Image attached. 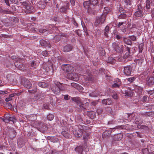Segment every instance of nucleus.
Listing matches in <instances>:
<instances>
[{
  "mask_svg": "<svg viewBox=\"0 0 154 154\" xmlns=\"http://www.w3.org/2000/svg\"><path fill=\"white\" fill-rule=\"evenodd\" d=\"M21 5L20 6L22 10L27 14L32 13L34 12V7L33 6L29 5V4L26 1L20 2Z\"/></svg>",
  "mask_w": 154,
  "mask_h": 154,
  "instance_id": "obj_1",
  "label": "nucleus"
},
{
  "mask_svg": "<svg viewBox=\"0 0 154 154\" xmlns=\"http://www.w3.org/2000/svg\"><path fill=\"white\" fill-rule=\"evenodd\" d=\"M106 17V14H102L100 16L97 17L94 23L95 26H97L99 25L104 23Z\"/></svg>",
  "mask_w": 154,
  "mask_h": 154,
  "instance_id": "obj_2",
  "label": "nucleus"
},
{
  "mask_svg": "<svg viewBox=\"0 0 154 154\" xmlns=\"http://www.w3.org/2000/svg\"><path fill=\"white\" fill-rule=\"evenodd\" d=\"M112 47L114 50L117 52L121 53L123 51V45H119L117 42L112 43Z\"/></svg>",
  "mask_w": 154,
  "mask_h": 154,
  "instance_id": "obj_3",
  "label": "nucleus"
},
{
  "mask_svg": "<svg viewBox=\"0 0 154 154\" xmlns=\"http://www.w3.org/2000/svg\"><path fill=\"white\" fill-rule=\"evenodd\" d=\"M85 128V126H83L82 127V129L78 128V129H73V133L75 136L76 137H79L82 136L83 134V132L84 131V129Z\"/></svg>",
  "mask_w": 154,
  "mask_h": 154,
  "instance_id": "obj_4",
  "label": "nucleus"
},
{
  "mask_svg": "<svg viewBox=\"0 0 154 154\" xmlns=\"http://www.w3.org/2000/svg\"><path fill=\"white\" fill-rule=\"evenodd\" d=\"M21 84L27 88H30L32 87V84L26 78H21Z\"/></svg>",
  "mask_w": 154,
  "mask_h": 154,
  "instance_id": "obj_5",
  "label": "nucleus"
},
{
  "mask_svg": "<svg viewBox=\"0 0 154 154\" xmlns=\"http://www.w3.org/2000/svg\"><path fill=\"white\" fill-rule=\"evenodd\" d=\"M35 25L36 24L34 23H28L27 24V29L29 32H37L38 30V29L35 27Z\"/></svg>",
  "mask_w": 154,
  "mask_h": 154,
  "instance_id": "obj_6",
  "label": "nucleus"
},
{
  "mask_svg": "<svg viewBox=\"0 0 154 154\" xmlns=\"http://www.w3.org/2000/svg\"><path fill=\"white\" fill-rule=\"evenodd\" d=\"M72 100L78 103V106L79 108L81 110H84L86 109L84 107L83 104L82 103L80 100V98L78 97H74L72 98Z\"/></svg>",
  "mask_w": 154,
  "mask_h": 154,
  "instance_id": "obj_7",
  "label": "nucleus"
},
{
  "mask_svg": "<svg viewBox=\"0 0 154 154\" xmlns=\"http://www.w3.org/2000/svg\"><path fill=\"white\" fill-rule=\"evenodd\" d=\"M62 68L63 70L67 72H72L74 70V68L69 64L63 65Z\"/></svg>",
  "mask_w": 154,
  "mask_h": 154,
  "instance_id": "obj_8",
  "label": "nucleus"
},
{
  "mask_svg": "<svg viewBox=\"0 0 154 154\" xmlns=\"http://www.w3.org/2000/svg\"><path fill=\"white\" fill-rule=\"evenodd\" d=\"M146 84L149 87L154 85V77L153 76H148L146 80Z\"/></svg>",
  "mask_w": 154,
  "mask_h": 154,
  "instance_id": "obj_9",
  "label": "nucleus"
},
{
  "mask_svg": "<svg viewBox=\"0 0 154 154\" xmlns=\"http://www.w3.org/2000/svg\"><path fill=\"white\" fill-rule=\"evenodd\" d=\"M132 67L130 66H127L124 67V72L127 76H129L131 74Z\"/></svg>",
  "mask_w": 154,
  "mask_h": 154,
  "instance_id": "obj_10",
  "label": "nucleus"
},
{
  "mask_svg": "<svg viewBox=\"0 0 154 154\" xmlns=\"http://www.w3.org/2000/svg\"><path fill=\"white\" fill-rule=\"evenodd\" d=\"M68 78L70 79L75 81L78 79V76L75 73H69L67 75Z\"/></svg>",
  "mask_w": 154,
  "mask_h": 154,
  "instance_id": "obj_11",
  "label": "nucleus"
},
{
  "mask_svg": "<svg viewBox=\"0 0 154 154\" xmlns=\"http://www.w3.org/2000/svg\"><path fill=\"white\" fill-rule=\"evenodd\" d=\"M82 75L86 81H91L93 80V76L90 73H85Z\"/></svg>",
  "mask_w": 154,
  "mask_h": 154,
  "instance_id": "obj_12",
  "label": "nucleus"
},
{
  "mask_svg": "<svg viewBox=\"0 0 154 154\" xmlns=\"http://www.w3.org/2000/svg\"><path fill=\"white\" fill-rule=\"evenodd\" d=\"M39 42L42 46L48 47L49 48H50L51 47V45L49 44V42L46 41L44 39H42L41 40L39 41Z\"/></svg>",
  "mask_w": 154,
  "mask_h": 154,
  "instance_id": "obj_13",
  "label": "nucleus"
},
{
  "mask_svg": "<svg viewBox=\"0 0 154 154\" xmlns=\"http://www.w3.org/2000/svg\"><path fill=\"white\" fill-rule=\"evenodd\" d=\"M51 90L55 94H59L60 93L59 87L55 84L52 87Z\"/></svg>",
  "mask_w": 154,
  "mask_h": 154,
  "instance_id": "obj_14",
  "label": "nucleus"
},
{
  "mask_svg": "<svg viewBox=\"0 0 154 154\" xmlns=\"http://www.w3.org/2000/svg\"><path fill=\"white\" fill-rule=\"evenodd\" d=\"M66 37L67 35L64 34H63L61 35H55L53 41L55 42H58L60 41V39L61 38V37Z\"/></svg>",
  "mask_w": 154,
  "mask_h": 154,
  "instance_id": "obj_15",
  "label": "nucleus"
},
{
  "mask_svg": "<svg viewBox=\"0 0 154 154\" xmlns=\"http://www.w3.org/2000/svg\"><path fill=\"white\" fill-rule=\"evenodd\" d=\"M135 116V115L134 113L127 114L125 115V119L128 121L130 122L133 119Z\"/></svg>",
  "mask_w": 154,
  "mask_h": 154,
  "instance_id": "obj_16",
  "label": "nucleus"
},
{
  "mask_svg": "<svg viewBox=\"0 0 154 154\" xmlns=\"http://www.w3.org/2000/svg\"><path fill=\"white\" fill-rule=\"evenodd\" d=\"M135 124L138 125L137 126L138 128H139V126L141 125L143 122V121L142 119H140V117L139 116H136L135 120Z\"/></svg>",
  "mask_w": 154,
  "mask_h": 154,
  "instance_id": "obj_17",
  "label": "nucleus"
},
{
  "mask_svg": "<svg viewBox=\"0 0 154 154\" xmlns=\"http://www.w3.org/2000/svg\"><path fill=\"white\" fill-rule=\"evenodd\" d=\"M114 128H111L110 129L107 130L104 132L102 134V137L103 138H106L110 135L112 132V129H114Z\"/></svg>",
  "mask_w": 154,
  "mask_h": 154,
  "instance_id": "obj_18",
  "label": "nucleus"
},
{
  "mask_svg": "<svg viewBox=\"0 0 154 154\" xmlns=\"http://www.w3.org/2000/svg\"><path fill=\"white\" fill-rule=\"evenodd\" d=\"M4 117L5 119V123H8L11 121V119H12V117H11L9 114L8 113L4 115Z\"/></svg>",
  "mask_w": 154,
  "mask_h": 154,
  "instance_id": "obj_19",
  "label": "nucleus"
},
{
  "mask_svg": "<svg viewBox=\"0 0 154 154\" xmlns=\"http://www.w3.org/2000/svg\"><path fill=\"white\" fill-rule=\"evenodd\" d=\"M90 4V2L89 0L85 1L83 3V5L84 7L85 8L88 9V11L89 13L90 12L89 7Z\"/></svg>",
  "mask_w": 154,
  "mask_h": 154,
  "instance_id": "obj_20",
  "label": "nucleus"
},
{
  "mask_svg": "<svg viewBox=\"0 0 154 154\" xmlns=\"http://www.w3.org/2000/svg\"><path fill=\"white\" fill-rule=\"evenodd\" d=\"M112 103V101L110 98H108L102 100V103L105 105H110Z\"/></svg>",
  "mask_w": 154,
  "mask_h": 154,
  "instance_id": "obj_21",
  "label": "nucleus"
},
{
  "mask_svg": "<svg viewBox=\"0 0 154 154\" xmlns=\"http://www.w3.org/2000/svg\"><path fill=\"white\" fill-rule=\"evenodd\" d=\"M54 84L59 87L60 91H63L65 90V88L63 86V85L59 82H55Z\"/></svg>",
  "mask_w": 154,
  "mask_h": 154,
  "instance_id": "obj_22",
  "label": "nucleus"
},
{
  "mask_svg": "<svg viewBox=\"0 0 154 154\" xmlns=\"http://www.w3.org/2000/svg\"><path fill=\"white\" fill-rule=\"evenodd\" d=\"M109 27L108 26V25H107L104 30V34L105 37L106 38H108L109 36L108 35V33H109Z\"/></svg>",
  "mask_w": 154,
  "mask_h": 154,
  "instance_id": "obj_23",
  "label": "nucleus"
},
{
  "mask_svg": "<svg viewBox=\"0 0 154 154\" xmlns=\"http://www.w3.org/2000/svg\"><path fill=\"white\" fill-rule=\"evenodd\" d=\"M72 49V46L70 45H68L64 46L63 48V51L65 52L70 51Z\"/></svg>",
  "mask_w": 154,
  "mask_h": 154,
  "instance_id": "obj_24",
  "label": "nucleus"
},
{
  "mask_svg": "<svg viewBox=\"0 0 154 154\" xmlns=\"http://www.w3.org/2000/svg\"><path fill=\"white\" fill-rule=\"evenodd\" d=\"M134 89L135 91L137 92L139 94H141L143 91V88L142 87L137 85L135 87Z\"/></svg>",
  "mask_w": 154,
  "mask_h": 154,
  "instance_id": "obj_25",
  "label": "nucleus"
},
{
  "mask_svg": "<svg viewBox=\"0 0 154 154\" xmlns=\"http://www.w3.org/2000/svg\"><path fill=\"white\" fill-rule=\"evenodd\" d=\"M69 8V4L68 3H66V7L62 6L60 9V12L66 13V11L67 9Z\"/></svg>",
  "mask_w": 154,
  "mask_h": 154,
  "instance_id": "obj_26",
  "label": "nucleus"
},
{
  "mask_svg": "<svg viewBox=\"0 0 154 154\" xmlns=\"http://www.w3.org/2000/svg\"><path fill=\"white\" fill-rule=\"evenodd\" d=\"M61 134L65 137L66 138H69L71 137V136L68 131H63L62 132Z\"/></svg>",
  "mask_w": 154,
  "mask_h": 154,
  "instance_id": "obj_27",
  "label": "nucleus"
},
{
  "mask_svg": "<svg viewBox=\"0 0 154 154\" xmlns=\"http://www.w3.org/2000/svg\"><path fill=\"white\" fill-rule=\"evenodd\" d=\"M123 40L124 42L127 45H131L132 44L131 41L126 37H123Z\"/></svg>",
  "mask_w": 154,
  "mask_h": 154,
  "instance_id": "obj_28",
  "label": "nucleus"
},
{
  "mask_svg": "<svg viewBox=\"0 0 154 154\" xmlns=\"http://www.w3.org/2000/svg\"><path fill=\"white\" fill-rule=\"evenodd\" d=\"M9 137L11 138L14 137L16 135V133L15 131L13 129H11L9 131Z\"/></svg>",
  "mask_w": 154,
  "mask_h": 154,
  "instance_id": "obj_29",
  "label": "nucleus"
},
{
  "mask_svg": "<svg viewBox=\"0 0 154 154\" xmlns=\"http://www.w3.org/2000/svg\"><path fill=\"white\" fill-rule=\"evenodd\" d=\"M75 150L78 154H82L83 151L82 146H77L75 148Z\"/></svg>",
  "mask_w": 154,
  "mask_h": 154,
  "instance_id": "obj_30",
  "label": "nucleus"
},
{
  "mask_svg": "<svg viewBox=\"0 0 154 154\" xmlns=\"http://www.w3.org/2000/svg\"><path fill=\"white\" fill-rule=\"evenodd\" d=\"M122 137V135L121 134H119L115 135L114 138L113 140H121Z\"/></svg>",
  "mask_w": 154,
  "mask_h": 154,
  "instance_id": "obj_31",
  "label": "nucleus"
},
{
  "mask_svg": "<svg viewBox=\"0 0 154 154\" xmlns=\"http://www.w3.org/2000/svg\"><path fill=\"white\" fill-rule=\"evenodd\" d=\"M27 118L29 121H34L36 119V115H31L28 116Z\"/></svg>",
  "mask_w": 154,
  "mask_h": 154,
  "instance_id": "obj_32",
  "label": "nucleus"
},
{
  "mask_svg": "<svg viewBox=\"0 0 154 154\" xmlns=\"http://www.w3.org/2000/svg\"><path fill=\"white\" fill-rule=\"evenodd\" d=\"M29 65L32 69H35L38 66V63L37 61L33 60L31 62Z\"/></svg>",
  "mask_w": 154,
  "mask_h": 154,
  "instance_id": "obj_33",
  "label": "nucleus"
},
{
  "mask_svg": "<svg viewBox=\"0 0 154 154\" xmlns=\"http://www.w3.org/2000/svg\"><path fill=\"white\" fill-rule=\"evenodd\" d=\"M123 93L127 96H130L131 94V91L130 89H127L123 91Z\"/></svg>",
  "mask_w": 154,
  "mask_h": 154,
  "instance_id": "obj_34",
  "label": "nucleus"
},
{
  "mask_svg": "<svg viewBox=\"0 0 154 154\" xmlns=\"http://www.w3.org/2000/svg\"><path fill=\"white\" fill-rule=\"evenodd\" d=\"M90 96L91 97H97L100 95V93L99 92L97 91H94L89 94Z\"/></svg>",
  "mask_w": 154,
  "mask_h": 154,
  "instance_id": "obj_35",
  "label": "nucleus"
},
{
  "mask_svg": "<svg viewBox=\"0 0 154 154\" xmlns=\"http://www.w3.org/2000/svg\"><path fill=\"white\" fill-rule=\"evenodd\" d=\"M88 114L89 117L91 119H93L95 116V113L94 111L88 112Z\"/></svg>",
  "mask_w": 154,
  "mask_h": 154,
  "instance_id": "obj_36",
  "label": "nucleus"
},
{
  "mask_svg": "<svg viewBox=\"0 0 154 154\" xmlns=\"http://www.w3.org/2000/svg\"><path fill=\"white\" fill-rule=\"evenodd\" d=\"M142 12V11H137L135 13L134 15L136 17H142L143 16Z\"/></svg>",
  "mask_w": 154,
  "mask_h": 154,
  "instance_id": "obj_37",
  "label": "nucleus"
},
{
  "mask_svg": "<svg viewBox=\"0 0 154 154\" xmlns=\"http://www.w3.org/2000/svg\"><path fill=\"white\" fill-rule=\"evenodd\" d=\"M39 86L43 88H46L48 86V84L43 82H40L38 83Z\"/></svg>",
  "mask_w": 154,
  "mask_h": 154,
  "instance_id": "obj_38",
  "label": "nucleus"
},
{
  "mask_svg": "<svg viewBox=\"0 0 154 154\" xmlns=\"http://www.w3.org/2000/svg\"><path fill=\"white\" fill-rule=\"evenodd\" d=\"M0 12L3 14H12L13 13L12 11H10L3 10L1 8H0Z\"/></svg>",
  "mask_w": 154,
  "mask_h": 154,
  "instance_id": "obj_39",
  "label": "nucleus"
},
{
  "mask_svg": "<svg viewBox=\"0 0 154 154\" xmlns=\"http://www.w3.org/2000/svg\"><path fill=\"white\" fill-rule=\"evenodd\" d=\"M116 60L112 57H109L107 60V63L113 64L116 62Z\"/></svg>",
  "mask_w": 154,
  "mask_h": 154,
  "instance_id": "obj_40",
  "label": "nucleus"
},
{
  "mask_svg": "<svg viewBox=\"0 0 154 154\" xmlns=\"http://www.w3.org/2000/svg\"><path fill=\"white\" fill-rule=\"evenodd\" d=\"M121 82L120 79H118V82L116 83H114L112 85V87L113 88H119L121 85Z\"/></svg>",
  "mask_w": 154,
  "mask_h": 154,
  "instance_id": "obj_41",
  "label": "nucleus"
},
{
  "mask_svg": "<svg viewBox=\"0 0 154 154\" xmlns=\"http://www.w3.org/2000/svg\"><path fill=\"white\" fill-rule=\"evenodd\" d=\"M127 17L126 13L120 14L118 16V18L119 19H125Z\"/></svg>",
  "mask_w": 154,
  "mask_h": 154,
  "instance_id": "obj_42",
  "label": "nucleus"
},
{
  "mask_svg": "<svg viewBox=\"0 0 154 154\" xmlns=\"http://www.w3.org/2000/svg\"><path fill=\"white\" fill-rule=\"evenodd\" d=\"M126 51L125 53L124 57L125 58L128 57L130 55V48H129L127 47L126 48Z\"/></svg>",
  "mask_w": 154,
  "mask_h": 154,
  "instance_id": "obj_43",
  "label": "nucleus"
},
{
  "mask_svg": "<svg viewBox=\"0 0 154 154\" xmlns=\"http://www.w3.org/2000/svg\"><path fill=\"white\" fill-rule=\"evenodd\" d=\"M104 9L103 12L102 14H106V17L107 14L110 11V9L107 7H106L104 8Z\"/></svg>",
  "mask_w": 154,
  "mask_h": 154,
  "instance_id": "obj_44",
  "label": "nucleus"
},
{
  "mask_svg": "<svg viewBox=\"0 0 154 154\" xmlns=\"http://www.w3.org/2000/svg\"><path fill=\"white\" fill-rule=\"evenodd\" d=\"M85 131L83 132V139L85 140H87L88 138L89 135V134L88 133H87L86 132L85 133Z\"/></svg>",
  "mask_w": 154,
  "mask_h": 154,
  "instance_id": "obj_45",
  "label": "nucleus"
},
{
  "mask_svg": "<svg viewBox=\"0 0 154 154\" xmlns=\"http://www.w3.org/2000/svg\"><path fill=\"white\" fill-rule=\"evenodd\" d=\"M50 138L51 141L53 142H57L58 140V139L57 138L55 137H48V139H49Z\"/></svg>",
  "mask_w": 154,
  "mask_h": 154,
  "instance_id": "obj_46",
  "label": "nucleus"
},
{
  "mask_svg": "<svg viewBox=\"0 0 154 154\" xmlns=\"http://www.w3.org/2000/svg\"><path fill=\"white\" fill-rule=\"evenodd\" d=\"M128 38H129L130 40L131 41H137V37L136 36L134 35H130L128 36Z\"/></svg>",
  "mask_w": 154,
  "mask_h": 154,
  "instance_id": "obj_47",
  "label": "nucleus"
},
{
  "mask_svg": "<svg viewBox=\"0 0 154 154\" xmlns=\"http://www.w3.org/2000/svg\"><path fill=\"white\" fill-rule=\"evenodd\" d=\"M119 11L120 14L126 13L127 11L124 10L123 8L120 7L119 8Z\"/></svg>",
  "mask_w": 154,
  "mask_h": 154,
  "instance_id": "obj_48",
  "label": "nucleus"
},
{
  "mask_svg": "<svg viewBox=\"0 0 154 154\" xmlns=\"http://www.w3.org/2000/svg\"><path fill=\"white\" fill-rule=\"evenodd\" d=\"M90 2L91 5H92L94 6H95L97 5L98 1L97 0H91Z\"/></svg>",
  "mask_w": 154,
  "mask_h": 154,
  "instance_id": "obj_49",
  "label": "nucleus"
},
{
  "mask_svg": "<svg viewBox=\"0 0 154 154\" xmlns=\"http://www.w3.org/2000/svg\"><path fill=\"white\" fill-rule=\"evenodd\" d=\"M54 115L52 114H49L47 115V119L50 121L54 119Z\"/></svg>",
  "mask_w": 154,
  "mask_h": 154,
  "instance_id": "obj_50",
  "label": "nucleus"
},
{
  "mask_svg": "<svg viewBox=\"0 0 154 154\" xmlns=\"http://www.w3.org/2000/svg\"><path fill=\"white\" fill-rule=\"evenodd\" d=\"M143 43H141L139 45V51L140 53H142V50H143Z\"/></svg>",
  "mask_w": 154,
  "mask_h": 154,
  "instance_id": "obj_51",
  "label": "nucleus"
},
{
  "mask_svg": "<svg viewBox=\"0 0 154 154\" xmlns=\"http://www.w3.org/2000/svg\"><path fill=\"white\" fill-rule=\"evenodd\" d=\"M146 8L149 9L150 8V2L149 0H147L146 1Z\"/></svg>",
  "mask_w": 154,
  "mask_h": 154,
  "instance_id": "obj_52",
  "label": "nucleus"
},
{
  "mask_svg": "<svg viewBox=\"0 0 154 154\" xmlns=\"http://www.w3.org/2000/svg\"><path fill=\"white\" fill-rule=\"evenodd\" d=\"M124 2L125 4L126 5L131 6V3L130 0H125Z\"/></svg>",
  "mask_w": 154,
  "mask_h": 154,
  "instance_id": "obj_53",
  "label": "nucleus"
},
{
  "mask_svg": "<svg viewBox=\"0 0 154 154\" xmlns=\"http://www.w3.org/2000/svg\"><path fill=\"white\" fill-rule=\"evenodd\" d=\"M42 54L43 56L46 57L48 54V52L47 51H43L42 52Z\"/></svg>",
  "mask_w": 154,
  "mask_h": 154,
  "instance_id": "obj_54",
  "label": "nucleus"
},
{
  "mask_svg": "<svg viewBox=\"0 0 154 154\" xmlns=\"http://www.w3.org/2000/svg\"><path fill=\"white\" fill-rule=\"evenodd\" d=\"M19 62L18 60H17L14 62V64L15 66L17 68L19 69Z\"/></svg>",
  "mask_w": 154,
  "mask_h": 154,
  "instance_id": "obj_55",
  "label": "nucleus"
},
{
  "mask_svg": "<svg viewBox=\"0 0 154 154\" xmlns=\"http://www.w3.org/2000/svg\"><path fill=\"white\" fill-rule=\"evenodd\" d=\"M143 154H149V152L147 148H145L143 149Z\"/></svg>",
  "mask_w": 154,
  "mask_h": 154,
  "instance_id": "obj_56",
  "label": "nucleus"
},
{
  "mask_svg": "<svg viewBox=\"0 0 154 154\" xmlns=\"http://www.w3.org/2000/svg\"><path fill=\"white\" fill-rule=\"evenodd\" d=\"M147 98V96L146 95H145L143 97L141 101L143 103H145L146 102Z\"/></svg>",
  "mask_w": 154,
  "mask_h": 154,
  "instance_id": "obj_57",
  "label": "nucleus"
},
{
  "mask_svg": "<svg viewBox=\"0 0 154 154\" xmlns=\"http://www.w3.org/2000/svg\"><path fill=\"white\" fill-rule=\"evenodd\" d=\"M6 106L9 109H11L13 107L11 103L9 102L6 103Z\"/></svg>",
  "mask_w": 154,
  "mask_h": 154,
  "instance_id": "obj_58",
  "label": "nucleus"
},
{
  "mask_svg": "<svg viewBox=\"0 0 154 154\" xmlns=\"http://www.w3.org/2000/svg\"><path fill=\"white\" fill-rule=\"evenodd\" d=\"M37 91V88H35L34 89L32 90H28V91L31 93H35Z\"/></svg>",
  "mask_w": 154,
  "mask_h": 154,
  "instance_id": "obj_59",
  "label": "nucleus"
},
{
  "mask_svg": "<svg viewBox=\"0 0 154 154\" xmlns=\"http://www.w3.org/2000/svg\"><path fill=\"white\" fill-rule=\"evenodd\" d=\"M46 7L45 5H44V4L43 3V2H41V4H39V7L42 9H44Z\"/></svg>",
  "mask_w": 154,
  "mask_h": 154,
  "instance_id": "obj_60",
  "label": "nucleus"
},
{
  "mask_svg": "<svg viewBox=\"0 0 154 154\" xmlns=\"http://www.w3.org/2000/svg\"><path fill=\"white\" fill-rule=\"evenodd\" d=\"M127 80L130 82H132L135 80V78L134 77L129 78L127 79Z\"/></svg>",
  "mask_w": 154,
  "mask_h": 154,
  "instance_id": "obj_61",
  "label": "nucleus"
},
{
  "mask_svg": "<svg viewBox=\"0 0 154 154\" xmlns=\"http://www.w3.org/2000/svg\"><path fill=\"white\" fill-rule=\"evenodd\" d=\"M12 119H11V121L14 124H15L16 123H18L17 120L15 118L12 117Z\"/></svg>",
  "mask_w": 154,
  "mask_h": 154,
  "instance_id": "obj_62",
  "label": "nucleus"
},
{
  "mask_svg": "<svg viewBox=\"0 0 154 154\" xmlns=\"http://www.w3.org/2000/svg\"><path fill=\"white\" fill-rule=\"evenodd\" d=\"M20 106H25V103L22 100H21L20 101Z\"/></svg>",
  "mask_w": 154,
  "mask_h": 154,
  "instance_id": "obj_63",
  "label": "nucleus"
},
{
  "mask_svg": "<svg viewBox=\"0 0 154 154\" xmlns=\"http://www.w3.org/2000/svg\"><path fill=\"white\" fill-rule=\"evenodd\" d=\"M72 23L76 27H78V24L75 21L74 18H73L72 19Z\"/></svg>",
  "mask_w": 154,
  "mask_h": 154,
  "instance_id": "obj_64",
  "label": "nucleus"
}]
</instances>
